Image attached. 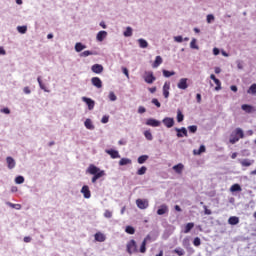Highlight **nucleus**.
Masks as SVG:
<instances>
[{"instance_id":"a211bd4d","label":"nucleus","mask_w":256,"mask_h":256,"mask_svg":"<svg viewBox=\"0 0 256 256\" xmlns=\"http://www.w3.org/2000/svg\"><path fill=\"white\" fill-rule=\"evenodd\" d=\"M106 153L108 155H110V157H112V159H119V151H117V150H113V149L106 150Z\"/></svg>"},{"instance_id":"e433bc0d","label":"nucleus","mask_w":256,"mask_h":256,"mask_svg":"<svg viewBox=\"0 0 256 256\" xmlns=\"http://www.w3.org/2000/svg\"><path fill=\"white\" fill-rule=\"evenodd\" d=\"M144 136L146 137V139H147L148 141H153V134H151V131L146 130V131L144 132Z\"/></svg>"},{"instance_id":"b1692460","label":"nucleus","mask_w":256,"mask_h":256,"mask_svg":"<svg viewBox=\"0 0 256 256\" xmlns=\"http://www.w3.org/2000/svg\"><path fill=\"white\" fill-rule=\"evenodd\" d=\"M228 224H229V225H239V217H237V216H231V217L228 219Z\"/></svg>"},{"instance_id":"79ce46f5","label":"nucleus","mask_w":256,"mask_h":256,"mask_svg":"<svg viewBox=\"0 0 256 256\" xmlns=\"http://www.w3.org/2000/svg\"><path fill=\"white\" fill-rule=\"evenodd\" d=\"M193 245H194V247H200L201 246V238H199V237L194 238Z\"/></svg>"},{"instance_id":"6e6552de","label":"nucleus","mask_w":256,"mask_h":256,"mask_svg":"<svg viewBox=\"0 0 256 256\" xmlns=\"http://www.w3.org/2000/svg\"><path fill=\"white\" fill-rule=\"evenodd\" d=\"M162 123L167 127L168 129H171L173 125H175V120L171 117H166L162 120Z\"/></svg>"},{"instance_id":"c756f323","label":"nucleus","mask_w":256,"mask_h":256,"mask_svg":"<svg viewBox=\"0 0 256 256\" xmlns=\"http://www.w3.org/2000/svg\"><path fill=\"white\" fill-rule=\"evenodd\" d=\"M6 205L8 207H11V209H16L17 211L21 209V204H13L11 202H6Z\"/></svg>"},{"instance_id":"774afa93","label":"nucleus","mask_w":256,"mask_h":256,"mask_svg":"<svg viewBox=\"0 0 256 256\" xmlns=\"http://www.w3.org/2000/svg\"><path fill=\"white\" fill-rule=\"evenodd\" d=\"M220 51H219V48H214L213 49V54L214 55H219Z\"/></svg>"},{"instance_id":"5fc2aeb1","label":"nucleus","mask_w":256,"mask_h":256,"mask_svg":"<svg viewBox=\"0 0 256 256\" xmlns=\"http://www.w3.org/2000/svg\"><path fill=\"white\" fill-rule=\"evenodd\" d=\"M122 72L124 73V75L127 77V79H129V70L126 67L122 68Z\"/></svg>"},{"instance_id":"864d4df0","label":"nucleus","mask_w":256,"mask_h":256,"mask_svg":"<svg viewBox=\"0 0 256 256\" xmlns=\"http://www.w3.org/2000/svg\"><path fill=\"white\" fill-rule=\"evenodd\" d=\"M153 105L157 106L158 108L161 107V103L157 98L152 99Z\"/></svg>"},{"instance_id":"f704fd0d","label":"nucleus","mask_w":256,"mask_h":256,"mask_svg":"<svg viewBox=\"0 0 256 256\" xmlns=\"http://www.w3.org/2000/svg\"><path fill=\"white\" fill-rule=\"evenodd\" d=\"M247 93H250L251 95H256V84H252V85L249 87Z\"/></svg>"},{"instance_id":"f8f14e48","label":"nucleus","mask_w":256,"mask_h":256,"mask_svg":"<svg viewBox=\"0 0 256 256\" xmlns=\"http://www.w3.org/2000/svg\"><path fill=\"white\" fill-rule=\"evenodd\" d=\"M210 79H212V81H214L216 85L215 91H221V80L217 79V77H215V74H211Z\"/></svg>"},{"instance_id":"5701e85b","label":"nucleus","mask_w":256,"mask_h":256,"mask_svg":"<svg viewBox=\"0 0 256 256\" xmlns=\"http://www.w3.org/2000/svg\"><path fill=\"white\" fill-rule=\"evenodd\" d=\"M84 125H85L86 129H89L90 131H93V129H95V126L93 125V122L89 118H87L85 120Z\"/></svg>"},{"instance_id":"9d476101","label":"nucleus","mask_w":256,"mask_h":256,"mask_svg":"<svg viewBox=\"0 0 256 256\" xmlns=\"http://www.w3.org/2000/svg\"><path fill=\"white\" fill-rule=\"evenodd\" d=\"M167 213H169V207L165 204L160 205L157 210V215H165Z\"/></svg>"},{"instance_id":"1a4fd4ad","label":"nucleus","mask_w":256,"mask_h":256,"mask_svg":"<svg viewBox=\"0 0 256 256\" xmlns=\"http://www.w3.org/2000/svg\"><path fill=\"white\" fill-rule=\"evenodd\" d=\"M91 83L97 89H101V87H103V82L101 81V78H99V77H93L91 79Z\"/></svg>"},{"instance_id":"412c9836","label":"nucleus","mask_w":256,"mask_h":256,"mask_svg":"<svg viewBox=\"0 0 256 256\" xmlns=\"http://www.w3.org/2000/svg\"><path fill=\"white\" fill-rule=\"evenodd\" d=\"M106 37H107V31L102 30V31L98 32L96 39H97V41L101 42V41H104Z\"/></svg>"},{"instance_id":"c85d7f7f","label":"nucleus","mask_w":256,"mask_h":256,"mask_svg":"<svg viewBox=\"0 0 256 256\" xmlns=\"http://www.w3.org/2000/svg\"><path fill=\"white\" fill-rule=\"evenodd\" d=\"M16 185H23L25 183V177L19 175L15 178Z\"/></svg>"},{"instance_id":"473e14b6","label":"nucleus","mask_w":256,"mask_h":256,"mask_svg":"<svg viewBox=\"0 0 256 256\" xmlns=\"http://www.w3.org/2000/svg\"><path fill=\"white\" fill-rule=\"evenodd\" d=\"M139 251L141 253H147V242L142 241Z\"/></svg>"},{"instance_id":"0e129e2a","label":"nucleus","mask_w":256,"mask_h":256,"mask_svg":"<svg viewBox=\"0 0 256 256\" xmlns=\"http://www.w3.org/2000/svg\"><path fill=\"white\" fill-rule=\"evenodd\" d=\"M2 113H5L6 115H9V113H11V110H9V108H4L1 110Z\"/></svg>"},{"instance_id":"680f3d73","label":"nucleus","mask_w":256,"mask_h":256,"mask_svg":"<svg viewBox=\"0 0 256 256\" xmlns=\"http://www.w3.org/2000/svg\"><path fill=\"white\" fill-rule=\"evenodd\" d=\"M204 213H205V215H211V210L210 209H207V206H204Z\"/></svg>"},{"instance_id":"c03bdc74","label":"nucleus","mask_w":256,"mask_h":256,"mask_svg":"<svg viewBox=\"0 0 256 256\" xmlns=\"http://www.w3.org/2000/svg\"><path fill=\"white\" fill-rule=\"evenodd\" d=\"M104 217L106 219H111V217H113V212L109 211V210H105L104 212Z\"/></svg>"},{"instance_id":"e2e57ef3","label":"nucleus","mask_w":256,"mask_h":256,"mask_svg":"<svg viewBox=\"0 0 256 256\" xmlns=\"http://www.w3.org/2000/svg\"><path fill=\"white\" fill-rule=\"evenodd\" d=\"M128 163H131L129 161H119L120 167H124V165H128Z\"/></svg>"},{"instance_id":"603ef678","label":"nucleus","mask_w":256,"mask_h":256,"mask_svg":"<svg viewBox=\"0 0 256 256\" xmlns=\"http://www.w3.org/2000/svg\"><path fill=\"white\" fill-rule=\"evenodd\" d=\"M241 165H242V167H251L252 162L251 161H242Z\"/></svg>"},{"instance_id":"423d86ee","label":"nucleus","mask_w":256,"mask_h":256,"mask_svg":"<svg viewBox=\"0 0 256 256\" xmlns=\"http://www.w3.org/2000/svg\"><path fill=\"white\" fill-rule=\"evenodd\" d=\"M80 193H82L84 199H91V190L87 185L82 186Z\"/></svg>"},{"instance_id":"7ed1b4c3","label":"nucleus","mask_w":256,"mask_h":256,"mask_svg":"<svg viewBox=\"0 0 256 256\" xmlns=\"http://www.w3.org/2000/svg\"><path fill=\"white\" fill-rule=\"evenodd\" d=\"M126 251L129 255H133V253H139V249L137 248V241L134 239L128 241L126 244Z\"/></svg>"},{"instance_id":"9b49d317","label":"nucleus","mask_w":256,"mask_h":256,"mask_svg":"<svg viewBox=\"0 0 256 256\" xmlns=\"http://www.w3.org/2000/svg\"><path fill=\"white\" fill-rule=\"evenodd\" d=\"M175 131L177 132V137H188L187 128H176Z\"/></svg>"},{"instance_id":"37998d69","label":"nucleus","mask_w":256,"mask_h":256,"mask_svg":"<svg viewBox=\"0 0 256 256\" xmlns=\"http://www.w3.org/2000/svg\"><path fill=\"white\" fill-rule=\"evenodd\" d=\"M182 244L185 249H187V247H191V242L187 238L183 240Z\"/></svg>"},{"instance_id":"49530a36","label":"nucleus","mask_w":256,"mask_h":256,"mask_svg":"<svg viewBox=\"0 0 256 256\" xmlns=\"http://www.w3.org/2000/svg\"><path fill=\"white\" fill-rule=\"evenodd\" d=\"M190 133H197V126L192 125L188 127Z\"/></svg>"},{"instance_id":"7c9ffc66","label":"nucleus","mask_w":256,"mask_h":256,"mask_svg":"<svg viewBox=\"0 0 256 256\" xmlns=\"http://www.w3.org/2000/svg\"><path fill=\"white\" fill-rule=\"evenodd\" d=\"M183 119H185V116L183 115V112L181 110H177V122L181 123L183 122Z\"/></svg>"},{"instance_id":"72a5a7b5","label":"nucleus","mask_w":256,"mask_h":256,"mask_svg":"<svg viewBox=\"0 0 256 256\" xmlns=\"http://www.w3.org/2000/svg\"><path fill=\"white\" fill-rule=\"evenodd\" d=\"M194 155H201V153H205V146L201 145L198 150L193 151Z\"/></svg>"},{"instance_id":"ea45409f","label":"nucleus","mask_w":256,"mask_h":256,"mask_svg":"<svg viewBox=\"0 0 256 256\" xmlns=\"http://www.w3.org/2000/svg\"><path fill=\"white\" fill-rule=\"evenodd\" d=\"M145 173H147V167H145V166H142L137 171V175H145Z\"/></svg>"},{"instance_id":"8fccbe9b","label":"nucleus","mask_w":256,"mask_h":256,"mask_svg":"<svg viewBox=\"0 0 256 256\" xmlns=\"http://www.w3.org/2000/svg\"><path fill=\"white\" fill-rule=\"evenodd\" d=\"M212 21H215V16H213V14H208L207 23H211Z\"/></svg>"},{"instance_id":"6e6d98bb","label":"nucleus","mask_w":256,"mask_h":256,"mask_svg":"<svg viewBox=\"0 0 256 256\" xmlns=\"http://www.w3.org/2000/svg\"><path fill=\"white\" fill-rule=\"evenodd\" d=\"M8 168L15 169V161H8Z\"/></svg>"},{"instance_id":"a19ab883","label":"nucleus","mask_w":256,"mask_h":256,"mask_svg":"<svg viewBox=\"0 0 256 256\" xmlns=\"http://www.w3.org/2000/svg\"><path fill=\"white\" fill-rule=\"evenodd\" d=\"M174 253H176V255L183 256L185 255V250H183V248H176Z\"/></svg>"},{"instance_id":"6ab92c4d","label":"nucleus","mask_w":256,"mask_h":256,"mask_svg":"<svg viewBox=\"0 0 256 256\" xmlns=\"http://www.w3.org/2000/svg\"><path fill=\"white\" fill-rule=\"evenodd\" d=\"M185 166H183L182 163H179L177 165H174L172 167L173 171H175V173H178V175H180V173H183V169H184Z\"/></svg>"},{"instance_id":"c9c22d12","label":"nucleus","mask_w":256,"mask_h":256,"mask_svg":"<svg viewBox=\"0 0 256 256\" xmlns=\"http://www.w3.org/2000/svg\"><path fill=\"white\" fill-rule=\"evenodd\" d=\"M133 35V29L131 27H127L124 32V37H131Z\"/></svg>"},{"instance_id":"3c124183","label":"nucleus","mask_w":256,"mask_h":256,"mask_svg":"<svg viewBox=\"0 0 256 256\" xmlns=\"http://www.w3.org/2000/svg\"><path fill=\"white\" fill-rule=\"evenodd\" d=\"M186 251L189 253V255H193V253H195V249H193V246H188L186 248Z\"/></svg>"},{"instance_id":"338daca9","label":"nucleus","mask_w":256,"mask_h":256,"mask_svg":"<svg viewBox=\"0 0 256 256\" xmlns=\"http://www.w3.org/2000/svg\"><path fill=\"white\" fill-rule=\"evenodd\" d=\"M237 67H238V69H243V62L238 61L237 62Z\"/></svg>"},{"instance_id":"052dcab7","label":"nucleus","mask_w":256,"mask_h":256,"mask_svg":"<svg viewBox=\"0 0 256 256\" xmlns=\"http://www.w3.org/2000/svg\"><path fill=\"white\" fill-rule=\"evenodd\" d=\"M101 123H109V116H103L101 119Z\"/></svg>"},{"instance_id":"39448f33","label":"nucleus","mask_w":256,"mask_h":256,"mask_svg":"<svg viewBox=\"0 0 256 256\" xmlns=\"http://www.w3.org/2000/svg\"><path fill=\"white\" fill-rule=\"evenodd\" d=\"M136 205L138 209H147L149 207V201L147 199H137Z\"/></svg>"},{"instance_id":"58836bf2","label":"nucleus","mask_w":256,"mask_h":256,"mask_svg":"<svg viewBox=\"0 0 256 256\" xmlns=\"http://www.w3.org/2000/svg\"><path fill=\"white\" fill-rule=\"evenodd\" d=\"M162 73L165 77H173L175 75V71L163 70Z\"/></svg>"},{"instance_id":"2f4dec72","label":"nucleus","mask_w":256,"mask_h":256,"mask_svg":"<svg viewBox=\"0 0 256 256\" xmlns=\"http://www.w3.org/2000/svg\"><path fill=\"white\" fill-rule=\"evenodd\" d=\"M125 232L128 233V235H135V228L133 226H126Z\"/></svg>"},{"instance_id":"bf43d9fd","label":"nucleus","mask_w":256,"mask_h":256,"mask_svg":"<svg viewBox=\"0 0 256 256\" xmlns=\"http://www.w3.org/2000/svg\"><path fill=\"white\" fill-rule=\"evenodd\" d=\"M174 39L177 43H183V36H176Z\"/></svg>"},{"instance_id":"dca6fc26","label":"nucleus","mask_w":256,"mask_h":256,"mask_svg":"<svg viewBox=\"0 0 256 256\" xmlns=\"http://www.w3.org/2000/svg\"><path fill=\"white\" fill-rule=\"evenodd\" d=\"M187 78H182L180 79V81L177 84L178 89H182L185 90L187 89V87H189V85L187 84Z\"/></svg>"},{"instance_id":"bb28decb","label":"nucleus","mask_w":256,"mask_h":256,"mask_svg":"<svg viewBox=\"0 0 256 256\" xmlns=\"http://www.w3.org/2000/svg\"><path fill=\"white\" fill-rule=\"evenodd\" d=\"M193 227H195V223L193 222H189L185 225V228H184V233H191V230L193 229Z\"/></svg>"},{"instance_id":"4be33fe9","label":"nucleus","mask_w":256,"mask_h":256,"mask_svg":"<svg viewBox=\"0 0 256 256\" xmlns=\"http://www.w3.org/2000/svg\"><path fill=\"white\" fill-rule=\"evenodd\" d=\"M163 63V58L161 56H156L154 63L152 64L153 69H157L159 65Z\"/></svg>"},{"instance_id":"09e8293b","label":"nucleus","mask_w":256,"mask_h":256,"mask_svg":"<svg viewBox=\"0 0 256 256\" xmlns=\"http://www.w3.org/2000/svg\"><path fill=\"white\" fill-rule=\"evenodd\" d=\"M109 99L110 101H117V96L115 95L114 92L109 93Z\"/></svg>"},{"instance_id":"2eb2a0df","label":"nucleus","mask_w":256,"mask_h":256,"mask_svg":"<svg viewBox=\"0 0 256 256\" xmlns=\"http://www.w3.org/2000/svg\"><path fill=\"white\" fill-rule=\"evenodd\" d=\"M146 125H148L149 127H159L161 125V122L156 119L150 118L146 121Z\"/></svg>"},{"instance_id":"f3484780","label":"nucleus","mask_w":256,"mask_h":256,"mask_svg":"<svg viewBox=\"0 0 256 256\" xmlns=\"http://www.w3.org/2000/svg\"><path fill=\"white\" fill-rule=\"evenodd\" d=\"M241 109L242 111H245V113H253V111H255V108L249 104H243Z\"/></svg>"},{"instance_id":"4d7b16f0","label":"nucleus","mask_w":256,"mask_h":256,"mask_svg":"<svg viewBox=\"0 0 256 256\" xmlns=\"http://www.w3.org/2000/svg\"><path fill=\"white\" fill-rule=\"evenodd\" d=\"M23 92H24L26 95H29V94H31V89L29 88V86H26V87H24Z\"/></svg>"},{"instance_id":"aec40b11","label":"nucleus","mask_w":256,"mask_h":256,"mask_svg":"<svg viewBox=\"0 0 256 256\" xmlns=\"http://www.w3.org/2000/svg\"><path fill=\"white\" fill-rule=\"evenodd\" d=\"M95 241H98L99 243H103L105 241V234L98 232L94 235Z\"/></svg>"},{"instance_id":"0eeeda50","label":"nucleus","mask_w":256,"mask_h":256,"mask_svg":"<svg viewBox=\"0 0 256 256\" xmlns=\"http://www.w3.org/2000/svg\"><path fill=\"white\" fill-rule=\"evenodd\" d=\"M82 101H84V103H86L89 111H93V109L95 108V101H93L91 98H87V97H82Z\"/></svg>"},{"instance_id":"f03ea898","label":"nucleus","mask_w":256,"mask_h":256,"mask_svg":"<svg viewBox=\"0 0 256 256\" xmlns=\"http://www.w3.org/2000/svg\"><path fill=\"white\" fill-rule=\"evenodd\" d=\"M244 138H245V132H243V129L236 128L230 134L229 143H231V145H235V143L239 142L240 139H244Z\"/></svg>"},{"instance_id":"4c0bfd02","label":"nucleus","mask_w":256,"mask_h":256,"mask_svg":"<svg viewBox=\"0 0 256 256\" xmlns=\"http://www.w3.org/2000/svg\"><path fill=\"white\" fill-rule=\"evenodd\" d=\"M17 31L22 35H25V33H27V26H18Z\"/></svg>"},{"instance_id":"ddd939ff","label":"nucleus","mask_w":256,"mask_h":256,"mask_svg":"<svg viewBox=\"0 0 256 256\" xmlns=\"http://www.w3.org/2000/svg\"><path fill=\"white\" fill-rule=\"evenodd\" d=\"M91 71L93 73H96V75H99L103 71V65H101V64H94L91 67Z\"/></svg>"},{"instance_id":"de8ad7c7","label":"nucleus","mask_w":256,"mask_h":256,"mask_svg":"<svg viewBox=\"0 0 256 256\" xmlns=\"http://www.w3.org/2000/svg\"><path fill=\"white\" fill-rule=\"evenodd\" d=\"M89 55H93V52L86 50L81 53V57H89Z\"/></svg>"},{"instance_id":"13d9d810","label":"nucleus","mask_w":256,"mask_h":256,"mask_svg":"<svg viewBox=\"0 0 256 256\" xmlns=\"http://www.w3.org/2000/svg\"><path fill=\"white\" fill-rule=\"evenodd\" d=\"M147 159H149V156L147 155H142L138 158V161H147Z\"/></svg>"},{"instance_id":"f257e3e1","label":"nucleus","mask_w":256,"mask_h":256,"mask_svg":"<svg viewBox=\"0 0 256 256\" xmlns=\"http://www.w3.org/2000/svg\"><path fill=\"white\" fill-rule=\"evenodd\" d=\"M86 173L89 175H93L91 182L97 183L101 177H105V170H101V168L95 166L94 164H90L86 169Z\"/></svg>"},{"instance_id":"393cba45","label":"nucleus","mask_w":256,"mask_h":256,"mask_svg":"<svg viewBox=\"0 0 256 256\" xmlns=\"http://www.w3.org/2000/svg\"><path fill=\"white\" fill-rule=\"evenodd\" d=\"M230 191L231 193H239L242 191V188H241V185L239 184H233L231 187H230Z\"/></svg>"},{"instance_id":"a18cd8bd","label":"nucleus","mask_w":256,"mask_h":256,"mask_svg":"<svg viewBox=\"0 0 256 256\" xmlns=\"http://www.w3.org/2000/svg\"><path fill=\"white\" fill-rule=\"evenodd\" d=\"M191 49H199V46H197V41L193 39L190 43Z\"/></svg>"},{"instance_id":"69168bd1","label":"nucleus","mask_w":256,"mask_h":256,"mask_svg":"<svg viewBox=\"0 0 256 256\" xmlns=\"http://www.w3.org/2000/svg\"><path fill=\"white\" fill-rule=\"evenodd\" d=\"M145 111H147V110H146L145 107H143V106H140V107L138 108V113H145Z\"/></svg>"},{"instance_id":"20e7f679","label":"nucleus","mask_w":256,"mask_h":256,"mask_svg":"<svg viewBox=\"0 0 256 256\" xmlns=\"http://www.w3.org/2000/svg\"><path fill=\"white\" fill-rule=\"evenodd\" d=\"M156 77L153 74V71H146L144 72V81L145 83H148L149 85L153 84L154 81H156Z\"/></svg>"},{"instance_id":"a878e982","label":"nucleus","mask_w":256,"mask_h":256,"mask_svg":"<svg viewBox=\"0 0 256 256\" xmlns=\"http://www.w3.org/2000/svg\"><path fill=\"white\" fill-rule=\"evenodd\" d=\"M83 49H87V46L83 45L81 42H77L75 44V51L77 53H81V51H83Z\"/></svg>"},{"instance_id":"4468645a","label":"nucleus","mask_w":256,"mask_h":256,"mask_svg":"<svg viewBox=\"0 0 256 256\" xmlns=\"http://www.w3.org/2000/svg\"><path fill=\"white\" fill-rule=\"evenodd\" d=\"M169 89H171V83L165 82L163 86V95L165 99H169Z\"/></svg>"},{"instance_id":"cd10ccee","label":"nucleus","mask_w":256,"mask_h":256,"mask_svg":"<svg viewBox=\"0 0 256 256\" xmlns=\"http://www.w3.org/2000/svg\"><path fill=\"white\" fill-rule=\"evenodd\" d=\"M138 43L141 49H147V47H149V43H147L146 40L143 38L138 39Z\"/></svg>"}]
</instances>
